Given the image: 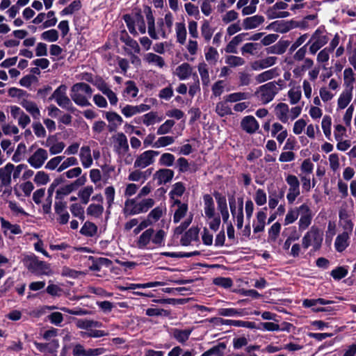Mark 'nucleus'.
<instances>
[{"instance_id": "nucleus-32", "label": "nucleus", "mask_w": 356, "mask_h": 356, "mask_svg": "<svg viewBox=\"0 0 356 356\" xmlns=\"http://www.w3.org/2000/svg\"><path fill=\"white\" fill-rule=\"evenodd\" d=\"M152 173V170L148 169L145 171H140L136 170L131 172L128 176V179L131 181H142L144 182Z\"/></svg>"}, {"instance_id": "nucleus-63", "label": "nucleus", "mask_w": 356, "mask_h": 356, "mask_svg": "<svg viewBox=\"0 0 356 356\" xmlns=\"http://www.w3.org/2000/svg\"><path fill=\"white\" fill-rule=\"evenodd\" d=\"M174 125L175 121L172 120H167L158 128L156 133L158 135L168 134Z\"/></svg>"}, {"instance_id": "nucleus-15", "label": "nucleus", "mask_w": 356, "mask_h": 356, "mask_svg": "<svg viewBox=\"0 0 356 356\" xmlns=\"http://www.w3.org/2000/svg\"><path fill=\"white\" fill-rule=\"evenodd\" d=\"M299 210L301 212V216L298 222L299 229L300 231H303L311 225L312 215L309 206L306 204L300 205L299 207Z\"/></svg>"}, {"instance_id": "nucleus-3", "label": "nucleus", "mask_w": 356, "mask_h": 356, "mask_svg": "<svg viewBox=\"0 0 356 356\" xmlns=\"http://www.w3.org/2000/svg\"><path fill=\"white\" fill-rule=\"evenodd\" d=\"M203 217L209 229L213 232L219 229L221 220L219 214L216 213L213 197L209 195L203 196Z\"/></svg>"}, {"instance_id": "nucleus-45", "label": "nucleus", "mask_w": 356, "mask_h": 356, "mask_svg": "<svg viewBox=\"0 0 356 356\" xmlns=\"http://www.w3.org/2000/svg\"><path fill=\"white\" fill-rule=\"evenodd\" d=\"M286 181L289 186V191L295 192L296 193H300V181L296 175H289L286 177Z\"/></svg>"}, {"instance_id": "nucleus-57", "label": "nucleus", "mask_w": 356, "mask_h": 356, "mask_svg": "<svg viewBox=\"0 0 356 356\" xmlns=\"http://www.w3.org/2000/svg\"><path fill=\"white\" fill-rule=\"evenodd\" d=\"M93 193V187L92 186H87L79 191V197L82 202L86 204L90 200V197Z\"/></svg>"}, {"instance_id": "nucleus-22", "label": "nucleus", "mask_w": 356, "mask_h": 356, "mask_svg": "<svg viewBox=\"0 0 356 356\" xmlns=\"http://www.w3.org/2000/svg\"><path fill=\"white\" fill-rule=\"evenodd\" d=\"M193 330V328H174L172 330V336L177 341L183 344L188 340Z\"/></svg>"}, {"instance_id": "nucleus-56", "label": "nucleus", "mask_w": 356, "mask_h": 356, "mask_svg": "<svg viewBox=\"0 0 356 356\" xmlns=\"http://www.w3.org/2000/svg\"><path fill=\"white\" fill-rule=\"evenodd\" d=\"M259 127L258 122L252 115H246V133H254Z\"/></svg>"}, {"instance_id": "nucleus-35", "label": "nucleus", "mask_w": 356, "mask_h": 356, "mask_svg": "<svg viewBox=\"0 0 356 356\" xmlns=\"http://www.w3.org/2000/svg\"><path fill=\"white\" fill-rule=\"evenodd\" d=\"M21 105L28 111L34 119H39L40 117V111L37 104L31 101L23 100Z\"/></svg>"}, {"instance_id": "nucleus-42", "label": "nucleus", "mask_w": 356, "mask_h": 356, "mask_svg": "<svg viewBox=\"0 0 356 356\" xmlns=\"http://www.w3.org/2000/svg\"><path fill=\"white\" fill-rule=\"evenodd\" d=\"M345 89L353 90V83L355 81V74L350 67L345 69L343 72Z\"/></svg>"}, {"instance_id": "nucleus-20", "label": "nucleus", "mask_w": 356, "mask_h": 356, "mask_svg": "<svg viewBox=\"0 0 356 356\" xmlns=\"http://www.w3.org/2000/svg\"><path fill=\"white\" fill-rule=\"evenodd\" d=\"M193 72V67L188 63H183L178 65L173 72V74L177 76L179 80L188 79Z\"/></svg>"}, {"instance_id": "nucleus-27", "label": "nucleus", "mask_w": 356, "mask_h": 356, "mask_svg": "<svg viewBox=\"0 0 356 356\" xmlns=\"http://www.w3.org/2000/svg\"><path fill=\"white\" fill-rule=\"evenodd\" d=\"M325 31V26H319L312 34L311 39L308 42L309 44L312 40L318 42L321 47H323L328 42V37L326 35H323Z\"/></svg>"}, {"instance_id": "nucleus-41", "label": "nucleus", "mask_w": 356, "mask_h": 356, "mask_svg": "<svg viewBox=\"0 0 356 356\" xmlns=\"http://www.w3.org/2000/svg\"><path fill=\"white\" fill-rule=\"evenodd\" d=\"M175 32L177 40L179 43L184 44L186 40V29L184 22L175 24Z\"/></svg>"}, {"instance_id": "nucleus-38", "label": "nucleus", "mask_w": 356, "mask_h": 356, "mask_svg": "<svg viewBox=\"0 0 356 356\" xmlns=\"http://www.w3.org/2000/svg\"><path fill=\"white\" fill-rule=\"evenodd\" d=\"M225 349L226 344L225 343H219L218 345L205 351L201 356H225Z\"/></svg>"}, {"instance_id": "nucleus-6", "label": "nucleus", "mask_w": 356, "mask_h": 356, "mask_svg": "<svg viewBox=\"0 0 356 356\" xmlns=\"http://www.w3.org/2000/svg\"><path fill=\"white\" fill-rule=\"evenodd\" d=\"M124 19L131 33L136 35L138 32L140 33H145V24L140 14L125 15Z\"/></svg>"}, {"instance_id": "nucleus-4", "label": "nucleus", "mask_w": 356, "mask_h": 356, "mask_svg": "<svg viewBox=\"0 0 356 356\" xmlns=\"http://www.w3.org/2000/svg\"><path fill=\"white\" fill-rule=\"evenodd\" d=\"M92 93L91 87L85 83L74 84L70 90L72 100L78 106L85 107L90 106L89 101Z\"/></svg>"}, {"instance_id": "nucleus-29", "label": "nucleus", "mask_w": 356, "mask_h": 356, "mask_svg": "<svg viewBox=\"0 0 356 356\" xmlns=\"http://www.w3.org/2000/svg\"><path fill=\"white\" fill-rule=\"evenodd\" d=\"M173 176L174 172L172 170L161 169L155 173L154 179H156L159 184H162L170 181Z\"/></svg>"}, {"instance_id": "nucleus-25", "label": "nucleus", "mask_w": 356, "mask_h": 356, "mask_svg": "<svg viewBox=\"0 0 356 356\" xmlns=\"http://www.w3.org/2000/svg\"><path fill=\"white\" fill-rule=\"evenodd\" d=\"M14 170V165L8 163L0 168V181L3 186H8L11 182V175Z\"/></svg>"}, {"instance_id": "nucleus-60", "label": "nucleus", "mask_w": 356, "mask_h": 356, "mask_svg": "<svg viewBox=\"0 0 356 356\" xmlns=\"http://www.w3.org/2000/svg\"><path fill=\"white\" fill-rule=\"evenodd\" d=\"M81 3L80 1H74L67 7L65 8L60 12V15L63 16L72 15L74 12L79 10L81 8Z\"/></svg>"}, {"instance_id": "nucleus-40", "label": "nucleus", "mask_w": 356, "mask_h": 356, "mask_svg": "<svg viewBox=\"0 0 356 356\" xmlns=\"http://www.w3.org/2000/svg\"><path fill=\"white\" fill-rule=\"evenodd\" d=\"M162 117H159L156 112H149L143 116V123L147 127L154 125L161 122Z\"/></svg>"}, {"instance_id": "nucleus-24", "label": "nucleus", "mask_w": 356, "mask_h": 356, "mask_svg": "<svg viewBox=\"0 0 356 356\" xmlns=\"http://www.w3.org/2000/svg\"><path fill=\"white\" fill-rule=\"evenodd\" d=\"M267 208L264 207L263 210H260L257 213V220H254L252 224L254 233H258L264 231L265 227V220L266 218V213L264 211H266Z\"/></svg>"}, {"instance_id": "nucleus-47", "label": "nucleus", "mask_w": 356, "mask_h": 356, "mask_svg": "<svg viewBox=\"0 0 356 356\" xmlns=\"http://www.w3.org/2000/svg\"><path fill=\"white\" fill-rule=\"evenodd\" d=\"M125 85L126 88L124 91V96L125 97H136L138 92V89L136 84L133 81H129L126 82Z\"/></svg>"}, {"instance_id": "nucleus-54", "label": "nucleus", "mask_w": 356, "mask_h": 356, "mask_svg": "<svg viewBox=\"0 0 356 356\" xmlns=\"http://www.w3.org/2000/svg\"><path fill=\"white\" fill-rule=\"evenodd\" d=\"M97 231V226L90 222H86L81 229V233L88 236H93Z\"/></svg>"}, {"instance_id": "nucleus-31", "label": "nucleus", "mask_w": 356, "mask_h": 356, "mask_svg": "<svg viewBox=\"0 0 356 356\" xmlns=\"http://www.w3.org/2000/svg\"><path fill=\"white\" fill-rule=\"evenodd\" d=\"M289 106L285 103H279L275 108V115L278 120L283 123H286L289 120Z\"/></svg>"}, {"instance_id": "nucleus-30", "label": "nucleus", "mask_w": 356, "mask_h": 356, "mask_svg": "<svg viewBox=\"0 0 356 356\" xmlns=\"http://www.w3.org/2000/svg\"><path fill=\"white\" fill-rule=\"evenodd\" d=\"M312 238L313 241V250L314 252L320 250L322 242L323 234L318 227L312 226L311 227Z\"/></svg>"}, {"instance_id": "nucleus-59", "label": "nucleus", "mask_w": 356, "mask_h": 356, "mask_svg": "<svg viewBox=\"0 0 356 356\" xmlns=\"http://www.w3.org/2000/svg\"><path fill=\"white\" fill-rule=\"evenodd\" d=\"M175 141V138L172 136H161L157 139L156 141L154 143V148H159L166 147L172 144Z\"/></svg>"}, {"instance_id": "nucleus-58", "label": "nucleus", "mask_w": 356, "mask_h": 356, "mask_svg": "<svg viewBox=\"0 0 356 356\" xmlns=\"http://www.w3.org/2000/svg\"><path fill=\"white\" fill-rule=\"evenodd\" d=\"M281 230V224L278 222H275L268 230V241L275 242Z\"/></svg>"}, {"instance_id": "nucleus-13", "label": "nucleus", "mask_w": 356, "mask_h": 356, "mask_svg": "<svg viewBox=\"0 0 356 356\" xmlns=\"http://www.w3.org/2000/svg\"><path fill=\"white\" fill-rule=\"evenodd\" d=\"M48 158L47 150L39 148L28 159V163L31 167L38 169L42 166Z\"/></svg>"}, {"instance_id": "nucleus-1", "label": "nucleus", "mask_w": 356, "mask_h": 356, "mask_svg": "<svg viewBox=\"0 0 356 356\" xmlns=\"http://www.w3.org/2000/svg\"><path fill=\"white\" fill-rule=\"evenodd\" d=\"M166 233L163 229L155 232L152 228L145 230L138 238L136 244L138 248L152 250L165 244Z\"/></svg>"}, {"instance_id": "nucleus-52", "label": "nucleus", "mask_w": 356, "mask_h": 356, "mask_svg": "<svg viewBox=\"0 0 356 356\" xmlns=\"http://www.w3.org/2000/svg\"><path fill=\"white\" fill-rule=\"evenodd\" d=\"M185 191V187L181 182L175 183L172 186V188L170 193L172 199L176 200L177 198L181 197Z\"/></svg>"}, {"instance_id": "nucleus-18", "label": "nucleus", "mask_w": 356, "mask_h": 356, "mask_svg": "<svg viewBox=\"0 0 356 356\" xmlns=\"http://www.w3.org/2000/svg\"><path fill=\"white\" fill-rule=\"evenodd\" d=\"M245 40V34L240 33L235 36L227 44L226 47L227 52L229 53H236L238 48H240L242 54L245 51V44L243 41Z\"/></svg>"}, {"instance_id": "nucleus-34", "label": "nucleus", "mask_w": 356, "mask_h": 356, "mask_svg": "<svg viewBox=\"0 0 356 356\" xmlns=\"http://www.w3.org/2000/svg\"><path fill=\"white\" fill-rule=\"evenodd\" d=\"M22 262L26 268L32 273H35L40 261L33 254L24 255Z\"/></svg>"}, {"instance_id": "nucleus-17", "label": "nucleus", "mask_w": 356, "mask_h": 356, "mask_svg": "<svg viewBox=\"0 0 356 356\" xmlns=\"http://www.w3.org/2000/svg\"><path fill=\"white\" fill-rule=\"evenodd\" d=\"M214 196L217 202L218 210L221 214L223 222L227 223L229 218V213L228 211L226 197L218 193H216Z\"/></svg>"}, {"instance_id": "nucleus-48", "label": "nucleus", "mask_w": 356, "mask_h": 356, "mask_svg": "<svg viewBox=\"0 0 356 356\" xmlns=\"http://www.w3.org/2000/svg\"><path fill=\"white\" fill-rule=\"evenodd\" d=\"M2 131L5 135L11 136L15 135L14 137L15 141L19 140V136H18L19 129L13 124H5L2 126Z\"/></svg>"}, {"instance_id": "nucleus-16", "label": "nucleus", "mask_w": 356, "mask_h": 356, "mask_svg": "<svg viewBox=\"0 0 356 356\" xmlns=\"http://www.w3.org/2000/svg\"><path fill=\"white\" fill-rule=\"evenodd\" d=\"M150 109V106L145 104L139 105H126L121 109V113L126 118H131L135 115L146 112Z\"/></svg>"}, {"instance_id": "nucleus-64", "label": "nucleus", "mask_w": 356, "mask_h": 356, "mask_svg": "<svg viewBox=\"0 0 356 356\" xmlns=\"http://www.w3.org/2000/svg\"><path fill=\"white\" fill-rule=\"evenodd\" d=\"M49 181V175L44 171H38L34 177V181L38 186L45 185Z\"/></svg>"}, {"instance_id": "nucleus-11", "label": "nucleus", "mask_w": 356, "mask_h": 356, "mask_svg": "<svg viewBox=\"0 0 356 356\" xmlns=\"http://www.w3.org/2000/svg\"><path fill=\"white\" fill-rule=\"evenodd\" d=\"M238 205H236L234 198L229 200V207L233 218L236 220V226L241 229L243 225V199L238 200Z\"/></svg>"}, {"instance_id": "nucleus-2", "label": "nucleus", "mask_w": 356, "mask_h": 356, "mask_svg": "<svg viewBox=\"0 0 356 356\" xmlns=\"http://www.w3.org/2000/svg\"><path fill=\"white\" fill-rule=\"evenodd\" d=\"M147 19L148 23V33L152 38H165L171 33L174 18L170 13H166L164 18L159 19L157 21V31L155 30L154 20L151 13L147 15Z\"/></svg>"}, {"instance_id": "nucleus-61", "label": "nucleus", "mask_w": 356, "mask_h": 356, "mask_svg": "<svg viewBox=\"0 0 356 356\" xmlns=\"http://www.w3.org/2000/svg\"><path fill=\"white\" fill-rule=\"evenodd\" d=\"M78 164V160L73 156L67 157L66 159H65L62 163H60V165L57 168V171L58 172H60L65 169L74 166Z\"/></svg>"}, {"instance_id": "nucleus-23", "label": "nucleus", "mask_w": 356, "mask_h": 356, "mask_svg": "<svg viewBox=\"0 0 356 356\" xmlns=\"http://www.w3.org/2000/svg\"><path fill=\"white\" fill-rule=\"evenodd\" d=\"M1 229L5 235L10 236L13 234H19L22 233L20 227L17 224H11L3 218H0Z\"/></svg>"}, {"instance_id": "nucleus-43", "label": "nucleus", "mask_w": 356, "mask_h": 356, "mask_svg": "<svg viewBox=\"0 0 356 356\" xmlns=\"http://www.w3.org/2000/svg\"><path fill=\"white\" fill-rule=\"evenodd\" d=\"M76 327L80 329L87 330L88 331L93 327H102V323L98 321H94L86 319H79L76 322Z\"/></svg>"}, {"instance_id": "nucleus-62", "label": "nucleus", "mask_w": 356, "mask_h": 356, "mask_svg": "<svg viewBox=\"0 0 356 356\" xmlns=\"http://www.w3.org/2000/svg\"><path fill=\"white\" fill-rule=\"evenodd\" d=\"M259 330L262 331H279L280 325L273 322H259Z\"/></svg>"}, {"instance_id": "nucleus-5", "label": "nucleus", "mask_w": 356, "mask_h": 356, "mask_svg": "<svg viewBox=\"0 0 356 356\" xmlns=\"http://www.w3.org/2000/svg\"><path fill=\"white\" fill-rule=\"evenodd\" d=\"M67 87L65 85H60L54 90L49 99L54 100L60 107L72 112L75 108L67 95Z\"/></svg>"}, {"instance_id": "nucleus-55", "label": "nucleus", "mask_w": 356, "mask_h": 356, "mask_svg": "<svg viewBox=\"0 0 356 356\" xmlns=\"http://www.w3.org/2000/svg\"><path fill=\"white\" fill-rule=\"evenodd\" d=\"M41 39L48 42H54L58 39V33L56 29L44 31L40 36Z\"/></svg>"}, {"instance_id": "nucleus-10", "label": "nucleus", "mask_w": 356, "mask_h": 356, "mask_svg": "<svg viewBox=\"0 0 356 356\" xmlns=\"http://www.w3.org/2000/svg\"><path fill=\"white\" fill-rule=\"evenodd\" d=\"M34 345L43 354V356H57L59 348V341L57 339H53L50 342L45 343L35 341Z\"/></svg>"}, {"instance_id": "nucleus-14", "label": "nucleus", "mask_w": 356, "mask_h": 356, "mask_svg": "<svg viewBox=\"0 0 356 356\" xmlns=\"http://www.w3.org/2000/svg\"><path fill=\"white\" fill-rule=\"evenodd\" d=\"M123 213L125 216L143 213L140 201L136 198L127 199L124 202Z\"/></svg>"}, {"instance_id": "nucleus-26", "label": "nucleus", "mask_w": 356, "mask_h": 356, "mask_svg": "<svg viewBox=\"0 0 356 356\" xmlns=\"http://www.w3.org/2000/svg\"><path fill=\"white\" fill-rule=\"evenodd\" d=\"M289 44L290 41L281 39L275 44L266 48V51L267 54H275L280 55L286 51Z\"/></svg>"}, {"instance_id": "nucleus-51", "label": "nucleus", "mask_w": 356, "mask_h": 356, "mask_svg": "<svg viewBox=\"0 0 356 356\" xmlns=\"http://www.w3.org/2000/svg\"><path fill=\"white\" fill-rule=\"evenodd\" d=\"M331 125L332 119L330 115H325L322 120L321 127L325 137L328 140H331Z\"/></svg>"}, {"instance_id": "nucleus-19", "label": "nucleus", "mask_w": 356, "mask_h": 356, "mask_svg": "<svg viewBox=\"0 0 356 356\" xmlns=\"http://www.w3.org/2000/svg\"><path fill=\"white\" fill-rule=\"evenodd\" d=\"M104 116L109 123V130L114 131L123 122L122 118L115 112L107 111L104 113Z\"/></svg>"}, {"instance_id": "nucleus-9", "label": "nucleus", "mask_w": 356, "mask_h": 356, "mask_svg": "<svg viewBox=\"0 0 356 356\" xmlns=\"http://www.w3.org/2000/svg\"><path fill=\"white\" fill-rule=\"evenodd\" d=\"M159 155V152L154 150H147L140 154L136 158L134 162V167L137 168H145L155 161V157Z\"/></svg>"}, {"instance_id": "nucleus-53", "label": "nucleus", "mask_w": 356, "mask_h": 356, "mask_svg": "<svg viewBox=\"0 0 356 356\" xmlns=\"http://www.w3.org/2000/svg\"><path fill=\"white\" fill-rule=\"evenodd\" d=\"M34 273L37 275H51L54 273L49 264L40 261Z\"/></svg>"}, {"instance_id": "nucleus-44", "label": "nucleus", "mask_w": 356, "mask_h": 356, "mask_svg": "<svg viewBox=\"0 0 356 356\" xmlns=\"http://www.w3.org/2000/svg\"><path fill=\"white\" fill-rule=\"evenodd\" d=\"M264 22V17L262 15H254L246 17V30L258 27Z\"/></svg>"}, {"instance_id": "nucleus-12", "label": "nucleus", "mask_w": 356, "mask_h": 356, "mask_svg": "<svg viewBox=\"0 0 356 356\" xmlns=\"http://www.w3.org/2000/svg\"><path fill=\"white\" fill-rule=\"evenodd\" d=\"M298 27L297 22L293 20L290 21H275L268 25L266 28L267 30H273L276 32L284 33L289 31L291 29Z\"/></svg>"}, {"instance_id": "nucleus-46", "label": "nucleus", "mask_w": 356, "mask_h": 356, "mask_svg": "<svg viewBox=\"0 0 356 356\" xmlns=\"http://www.w3.org/2000/svg\"><path fill=\"white\" fill-rule=\"evenodd\" d=\"M277 76H278L277 68H273L257 75L256 80L259 83H263Z\"/></svg>"}, {"instance_id": "nucleus-39", "label": "nucleus", "mask_w": 356, "mask_h": 356, "mask_svg": "<svg viewBox=\"0 0 356 356\" xmlns=\"http://www.w3.org/2000/svg\"><path fill=\"white\" fill-rule=\"evenodd\" d=\"M175 204H177L178 208L175 212L173 221L177 223L186 214L188 206L186 204L181 203L178 200H175Z\"/></svg>"}, {"instance_id": "nucleus-21", "label": "nucleus", "mask_w": 356, "mask_h": 356, "mask_svg": "<svg viewBox=\"0 0 356 356\" xmlns=\"http://www.w3.org/2000/svg\"><path fill=\"white\" fill-rule=\"evenodd\" d=\"M46 146L49 147V152L51 154H57L64 149L65 145L63 142L57 140L54 136H50L46 141Z\"/></svg>"}, {"instance_id": "nucleus-7", "label": "nucleus", "mask_w": 356, "mask_h": 356, "mask_svg": "<svg viewBox=\"0 0 356 356\" xmlns=\"http://www.w3.org/2000/svg\"><path fill=\"white\" fill-rule=\"evenodd\" d=\"M112 142L114 150L120 157H124L129 151V145L126 136L123 133H118L113 136Z\"/></svg>"}, {"instance_id": "nucleus-28", "label": "nucleus", "mask_w": 356, "mask_h": 356, "mask_svg": "<svg viewBox=\"0 0 356 356\" xmlns=\"http://www.w3.org/2000/svg\"><path fill=\"white\" fill-rule=\"evenodd\" d=\"M349 236L347 232L339 234L334 242V247L337 252H342L349 245Z\"/></svg>"}, {"instance_id": "nucleus-8", "label": "nucleus", "mask_w": 356, "mask_h": 356, "mask_svg": "<svg viewBox=\"0 0 356 356\" xmlns=\"http://www.w3.org/2000/svg\"><path fill=\"white\" fill-rule=\"evenodd\" d=\"M279 89L276 87L275 82H268L259 87L260 99L264 104L271 102L278 92Z\"/></svg>"}, {"instance_id": "nucleus-37", "label": "nucleus", "mask_w": 356, "mask_h": 356, "mask_svg": "<svg viewBox=\"0 0 356 356\" xmlns=\"http://www.w3.org/2000/svg\"><path fill=\"white\" fill-rule=\"evenodd\" d=\"M144 60L149 64H152L158 67L162 68L165 65V61L163 58L155 54L147 53L144 56Z\"/></svg>"}, {"instance_id": "nucleus-33", "label": "nucleus", "mask_w": 356, "mask_h": 356, "mask_svg": "<svg viewBox=\"0 0 356 356\" xmlns=\"http://www.w3.org/2000/svg\"><path fill=\"white\" fill-rule=\"evenodd\" d=\"M80 159L82 165L85 168H90L92 164L90 149L88 146H83L81 148Z\"/></svg>"}, {"instance_id": "nucleus-49", "label": "nucleus", "mask_w": 356, "mask_h": 356, "mask_svg": "<svg viewBox=\"0 0 356 356\" xmlns=\"http://www.w3.org/2000/svg\"><path fill=\"white\" fill-rule=\"evenodd\" d=\"M348 273V266H338L331 271L330 275L334 280H340L346 277Z\"/></svg>"}, {"instance_id": "nucleus-50", "label": "nucleus", "mask_w": 356, "mask_h": 356, "mask_svg": "<svg viewBox=\"0 0 356 356\" xmlns=\"http://www.w3.org/2000/svg\"><path fill=\"white\" fill-rule=\"evenodd\" d=\"M104 211V207L100 204H91L87 209V213L95 218H99Z\"/></svg>"}, {"instance_id": "nucleus-36", "label": "nucleus", "mask_w": 356, "mask_h": 356, "mask_svg": "<svg viewBox=\"0 0 356 356\" xmlns=\"http://www.w3.org/2000/svg\"><path fill=\"white\" fill-rule=\"evenodd\" d=\"M353 90L345 89L340 95L338 99V107L340 109H344L350 102L353 94Z\"/></svg>"}]
</instances>
